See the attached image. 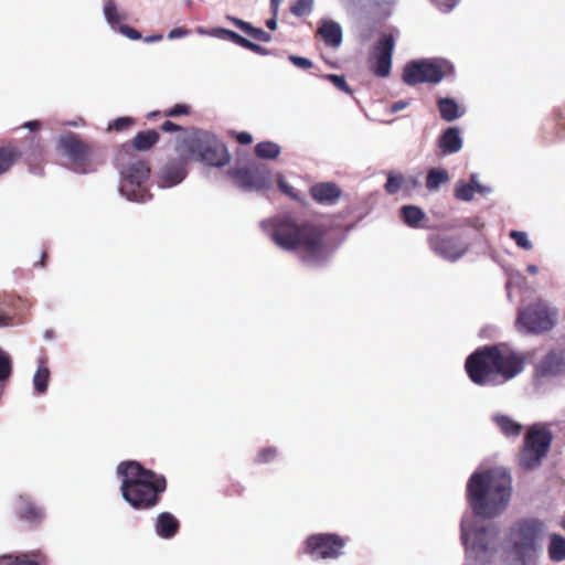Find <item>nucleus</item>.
<instances>
[{
    "instance_id": "1",
    "label": "nucleus",
    "mask_w": 565,
    "mask_h": 565,
    "mask_svg": "<svg viewBox=\"0 0 565 565\" xmlns=\"http://www.w3.org/2000/svg\"><path fill=\"white\" fill-rule=\"evenodd\" d=\"M469 503L475 514L461 521V541L469 558L477 563L490 562L497 552L498 530L479 518L492 519L509 505L512 480L503 468L475 472L467 484Z\"/></svg>"
},
{
    "instance_id": "2",
    "label": "nucleus",
    "mask_w": 565,
    "mask_h": 565,
    "mask_svg": "<svg viewBox=\"0 0 565 565\" xmlns=\"http://www.w3.org/2000/svg\"><path fill=\"white\" fill-rule=\"evenodd\" d=\"M271 238L280 248L291 250L308 265H320L328 257L322 233L308 223H298L290 216H281L271 223Z\"/></svg>"
},
{
    "instance_id": "3",
    "label": "nucleus",
    "mask_w": 565,
    "mask_h": 565,
    "mask_svg": "<svg viewBox=\"0 0 565 565\" xmlns=\"http://www.w3.org/2000/svg\"><path fill=\"white\" fill-rule=\"evenodd\" d=\"M117 475L121 479L120 491L124 500L136 510L156 508L167 490L166 477L145 468L139 461L120 462Z\"/></svg>"
},
{
    "instance_id": "4",
    "label": "nucleus",
    "mask_w": 565,
    "mask_h": 565,
    "mask_svg": "<svg viewBox=\"0 0 565 565\" xmlns=\"http://www.w3.org/2000/svg\"><path fill=\"white\" fill-rule=\"evenodd\" d=\"M524 366L520 353L508 348L484 347L471 354L466 370L471 381L478 385H499L518 374Z\"/></svg>"
},
{
    "instance_id": "5",
    "label": "nucleus",
    "mask_w": 565,
    "mask_h": 565,
    "mask_svg": "<svg viewBox=\"0 0 565 565\" xmlns=\"http://www.w3.org/2000/svg\"><path fill=\"white\" fill-rule=\"evenodd\" d=\"M175 151L212 167H222L230 161L225 145L215 136L200 129H193L178 139Z\"/></svg>"
},
{
    "instance_id": "6",
    "label": "nucleus",
    "mask_w": 565,
    "mask_h": 565,
    "mask_svg": "<svg viewBox=\"0 0 565 565\" xmlns=\"http://www.w3.org/2000/svg\"><path fill=\"white\" fill-rule=\"evenodd\" d=\"M544 534V524L536 520L524 521L513 527L509 540L515 562L520 565H536Z\"/></svg>"
},
{
    "instance_id": "7",
    "label": "nucleus",
    "mask_w": 565,
    "mask_h": 565,
    "mask_svg": "<svg viewBox=\"0 0 565 565\" xmlns=\"http://www.w3.org/2000/svg\"><path fill=\"white\" fill-rule=\"evenodd\" d=\"M120 174V192L128 200L145 202L151 196L147 188L150 167L146 160L134 157L126 164L121 163Z\"/></svg>"
},
{
    "instance_id": "8",
    "label": "nucleus",
    "mask_w": 565,
    "mask_h": 565,
    "mask_svg": "<svg viewBox=\"0 0 565 565\" xmlns=\"http://www.w3.org/2000/svg\"><path fill=\"white\" fill-rule=\"evenodd\" d=\"M58 151L67 158L73 171L88 173L94 170L95 147L75 132H67L58 140Z\"/></svg>"
},
{
    "instance_id": "9",
    "label": "nucleus",
    "mask_w": 565,
    "mask_h": 565,
    "mask_svg": "<svg viewBox=\"0 0 565 565\" xmlns=\"http://www.w3.org/2000/svg\"><path fill=\"white\" fill-rule=\"evenodd\" d=\"M552 443V434L544 427H531L524 438V446L519 455L520 465L527 470L537 468L546 456Z\"/></svg>"
},
{
    "instance_id": "10",
    "label": "nucleus",
    "mask_w": 565,
    "mask_h": 565,
    "mask_svg": "<svg viewBox=\"0 0 565 565\" xmlns=\"http://www.w3.org/2000/svg\"><path fill=\"white\" fill-rule=\"evenodd\" d=\"M556 316L555 308L540 300L519 311L516 327L521 332L541 333L553 328Z\"/></svg>"
},
{
    "instance_id": "11",
    "label": "nucleus",
    "mask_w": 565,
    "mask_h": 565,
    "mask_svg": "<svg viewBox=\"0 0 565 565\" xmlns=\"http://www.w3.org/2000/svg\"><path fill=\"white\" fill-rule=\"evenodd\" d=\"M451 72V65L443 60L416 61L406 65L403 79L408 85L438 83Z\"/></svg>"
},
{
    "instance_id": "12",
    "label": "nucleus",
    "mask_w": 565,
    "mask_h": 565,
    "mask_svg": "<svg viewBox=\"0 0 565 565\" xmlns=\"http://www.w3.org/2000/svg\"><path fill=\"white\" fill-rule=\"evenodd\" d=\"M23 156L29 164L38 162L42 157L40 140L32 138V146L28 151H22L12 143L0 146V175L8 172Z\"/></svg>"
},
{
    "instance_id": "13",
    "label": "nucleus",
    "mask_w": 565,
    "mask_h": 565,
    "mask_svg": "<svg viewBox=\"0 0 565 565\" xmlns=\"http://www.w3.org/2000/svg\"><path fill=\"white\" fill-rule=\"evenodd\" d=\"M344 541L334 534H316L307 540L306 550L315 558H335L341 555Z\"/></svg>"
},
{
    "instance_id": "14",
    "label": "nucleus",
    "mask_w": 565,
    "mask_h": 565,
    "mask_svg": "<svg viewBox=\"0 0 565 565\" xmlns=\"http://www.w3.org/2000/svg\"><path fill=\"white\" fill-rule=\"evenodd\" d=\"M429 245L436 255L448 262L458 260L468 250L467 243L456 236L434 235Z\"/></svg>"
},
{
    "instance_id": "15",
    "label": "nucleus",
    "mask_w": 565,
    "mask_h": 565,
    "mask_svg": "<svg viewBox=\"0 0 565 565\" xmlns=\"http://www.w3.org/2000/svg\"><path fill=\"white\" fill-rule=\"evenodd\" d=\"M394 50V39L390 34H383L372 53V70L377 76L386 77L392 67V55Z\"/></svg>"
},
{
    "instance_id": "16",
    "label": "nucleus",
    "mask_w": 565,
    "mask_h": 565,
    "mask_svg": "<svg viewBox=\"0 0 565 565\" xmlns=\"http://www.w3.org/2000/svg\"><path fill=\"white\" fill-rule=\"evenodd\" d=\"M190 160V157L178 153L177 159L168 161L159 171V185L171 188L179 184L186 177V164Z\"/></svg>"
},
{
    "instance_id": "17",
    "label": "nucleus",
    "mask_w": 565,
    "mask_h": 565,
    "mask_svg": "<svg viewBox=\"0 0 565 565\" xmlns=\"http://www.w3.org/2000/svg\"><path fill=\"white\" fill-rule=\"evenodd\" d=\"M24 306V300L13 294H4L0 297V328L13 323L14 317Z\"/></svg>"
},
{
    "instance_id": "18",
    "label": "nucleus",
    "mask_w": 565,
    "mask_h": 565,
    "mask_svg": "<svg viewBox=\"0 0 565 565\" xmlns=\"http://www.w3.org/2000/svg\"><path fill=\"white\" fill-rule=\"evenodd\" d=\"M15 513L20 520L32 524L40 523L44 516L43 510L28 495H19L15 501Z\"/></svg>"
},
{
    "instance_id": "19",
    "label": "nucleus",
    "mask_w": 565,
    "mask_h": 565,
    "mask_svg": "<svg viewBox=\"0 0 565 565\" xmlns=\"http://www.w3.org/2000/svg\"><path fill=\"white\" fill-rule=\"evenodd\" d=\"M47 556L40 550L0 556V565H47Z\"/></svg>"
},
{
    "instance_id": "20",
    "label": "nucleus",
    "mask_w": 565,
    "mask_h": 565,
    "mask_svg": "<svg viewBox=\"0 0 565 565\" xmlns=\"http://www.w3.org/2000/svg\"><path fill=\"white\" fill-rule=\"evenodd\" d=\"M154 529L160 537L169 540L178 534L180 522L172 513L161 512L157 516Z\"/></svg>"
},
{
    "instance_id": "21",
    "label": "nucleus",
    "mask_w": 565,
    "mask_h": 565,
    "mask_svg": "<svg viewBox=\"0 0 565 565\" xmlns=\"http://www.w3.org/2000/svg\"><path fill=\"white\" fill-rule=\"evenodd\" d=\"M310 193L319 203L333 204L340 198L341 190L332 182H322L312 185Z\"/></svg>"
},
{
    "instance_id": "22",
    "label": "nucleus",
    "mask_w": 565,
    "mask_h": 565,
    "mask_svg": "<svg viewBox=\"0 0 565 565\" xmlns=\"http://www.w3.org/2000/svg\"><path fill=\"white\" fill-rule=\"evenodd\" d=\"M318 34L329 46L338 47L342 43V28L332 20H322Z\"/></svg>"
},
{
    "instance_id": "23",
    "label": "nucleus",
    "mask_w": 565,
    "mask_h": 565,
    "mask_svg": "<svg viewBox=\"0 0 565 565\" xmlns=\"http://www.w3.org/2000/svg\"><path fill=\"white\" fill-rule=\"evenodd\" d=\"M439 147L444 154L458 152L462 147L460 130L456 127L448 128L439 139Z\"/></svg>"
},
{
    "instance_id": "24",
    "label": "nucleus",
    "mask_w": 565,
    "mask_h": 565,
    "mask_svg": "<svg viewBox=\"0 0 565 565\" xmlns=\"http://www.w3.org/2000/svg\"><path fill=\"white\" fill-rule=\"evenodd\" d=\"M159 132L154 129H150L139 131L131 140V145L134 149L138 151H148L159 141Z\"/></svg>"
},
{
    "instance_id": "25",
    "label": "nucleus",
    "mask_w": 565,
    "mask_h": 565,
    "mask_svg": "<svg viewBox=\"0 0 565 565\" xmlns=\"http://www.w3.org/2000/svg\"><path fill=\"white\" fill-rule=\"evenodd\" d=\"M493 422L497 424L501 433L508 437L518 436L522 430V425L507 415L497 414L493 416Z\"/></svg>"
},
{
    "instance_id": "26",
    "label": "nucleus",
    "mask_w": 565,
    "mask_h": 565,
    "mask_svg": "<svg viewBox=\"0 0 565 565\" xmlns=\"http://www.w3.org/2000/svg\"><path fill=\"white\" fill-rule=\"evenodd\" d=\"M438 107L441 117L447 121H452L463 115V110H460L458 104L451 98H441L438 102Z\"/></svg>"
},
{
    "instance_id": "27",
    "label": "nucleus",
    "mask_w": 565,
    "mask_h": 565,
    "mask_svg": "<svg viewBox=\"0 0 565 565\" xmlns=\"http://www.w3.org/2000/svg\"><path fill=\"white\" fill-rule=\"evenodd\" d=\"M548 556L553 562H562L565 559V539L561 535L553 534L547 547Z\"/></svg>"
},
{
    "instance_id": "28",
    "label": "nucleus",
    "mask_w": 565,
    "mask_h": 565,
    "mask_svg": "<svg viewBox=\"0 0 565 565\" xmlns=\"http://www.w3.org/2000/svg\"><path fill=\"white\" fill-rule=\"evenodd\" d=\"M425 212L418 206L405 205L402 209V217L408 226H419V223L425 218Z\"/></svg>"
},
{
    "instance_id": "29",
    "label": "nucleus",
    "mask_w": 565,
    "mask_h": 565,
    "mask_svg": "<svg viewBox=\"0 0 565 565\" xmlns=\"http://www.w3.org/2000/svg\"><path fill=\"white\" fill-rule=\"evenodd\" d=\"M448 181H449V174H448L447 170L441 169V168L431 169L427 174L426 188L429 191H436L439 189V186L441 184H445Z\"/></svg>"
},
{
    "instance_id": "30",
    "label": "nucleus",
    "mask_w": 565,
    "mask_h": 565,
    "mask_svg": "<svg viewBox=\"0 0 565 565\" xmlns=\"http://www.w3.org/2000/svg\"><path fill=\"white\" fill-rule=\"evenodd\" d=\"M49 380L50 370L42 362L33 376V385L36 393L44 394L46 392Z\"/></svg>"
},
{
    "instance_id": "31",
    "label": "nucleus",
    "mask_w": 565,
    "mask_h": 565,
    "mask_svg": "<svg viewBox=\"0 0 565 565\" xmlns=\"http://www.w3.org/2000/svg\"><path fill=\"white\" fill-rule=\"evenodd\" d=\"M104 14L107 22L116 28L121 21L126 20L127 17L118 11L116 2L114 0H107L104 7Z\"/></svg>"
},
{
    "instance_id": "32",
    "label": "nucleus",
    "mask_w": 565,
    "mask_h": 565,
    "mask_svg": "<svg viewBox=\"0 0 565 565\" xmlns=\"http://www.w3.org/2000/svg\"><path fill=\"white\" fill-rule=\"evenodd\" d=\"M191 114V106L186 104H175L173 107L166 109L163 111H151L147 115L148 119H151L157 116L162 117H179V116H189Z\"/></svg>"
},
{
    "instance_id": "33",
    "label": "nucleus",
    "mask_w": 565,
    "mask_h": 565,
    "mask_svg": "<svg viewBox=\"0 0 565 565\" xmlns=\"http://www.w3.org/2000/svg\"><path fill=\"white\" fill-rule=\"evenodd\" d=\"M255 152L258 158L275 159L280 153V147L271 141H263L255 147Z\"/></svg>"
},
{
    "instance_id": "34",
    "label": "nucleus",
    "mask_w": 565,
    "mask_h": 565,
    "mask_svg": "<svg viewBox=\"0 0 565 565\" xmlns=\"http://www.w3.org/2000/svg\"><path fill=\"white\" fill-rule=\"evenodd\" d=\"M213 34L223 39V40H227V41H231L235 44H238L245 49H247V39L237 34L236 32L234 31H231V30H227V29H222V28H218V29H215L213 31Z\"/></svg>"
},
{
    "instance_id": "35",
    "label": "nucleus",
    "mask_w": 565,
    "mask_h": 565,
    "mask_svg": "<svg viewBox=\"0 0 565 565\" xmlns=\"http://www.w3.org/2000/svg\"><path fill=\"white\" fill-rule=\"evenodd\" d=\"M406 179L402 174L390 173L384 189L390 194L397 193L405 186Z\"/></svg>"
},
{
    "instance_id": "36",
    "label": "nucleus",
    "mask_w": 565,
    "mask_h": 565,
    "mask_svg": "<svg viewBox=\"0 0 565 565\" xmlns=\"http://www.w3.org/2000/svg\"><path fill=\"white\" fill-rule=\"evenodd\" d=\"M475 194L476 191L473 185L466 183L463 181L457 182L455 188V195L457 199L461 201H470L473 199Z\"/></svg>"
},
{
    "instance_id": "37",
    "label": "nucleus",
    "mask_w": 565,
    "mask_h": 565,
    "mask_svg": "<svg viewBox=\"0 0 565 565\" xmlns=\"http://www.w3.org/2000/svg\"><path fill=\"white\" fill-rule=\"evenodd\" d=\"M312 8L313 0H296V2L291 6L290 11L297 17H302L310 13Z\"/></svg>"
},
{
    "instance_id": "38",
    "label": "nucleus",
    "mask_w": 565,
    "mask_h": 565,
    "mask_svg": "<svg viewBox=\"0 0 565 565\" xmlns=\"http://www.w3.org/2000/svg\"><path fill=\"white\" fill-rule=\"evenodd\" d=\"M510 237L515 242V244L523 249H531L533 247L532 242L530 241L527 234L522 231H511Z\"/></svg>"
},
{
    "instance_id": "39",
    "label": "nucleus",
    "mask_w": 565,
    "mask_h": 565,
    "mask_svg": "<svg viewBox=\"0 0 565 565\" xmlns=\"http://www.w3.org/2000/svg\"><path fill=\"white\" fill-rule=\"evenodd\" d=\"M132 125L134 119L131 117H119L108 125V129L115 131H124L128 130Z\"/></svg>"
},
{
    "instance_id": "40",
    "label": "nucleus",
    "mask_w": 565,
    "mask_h": 565,
    "mask_svg": "<svg viewBox=\"0 0 565 565\" xmlns=\"http://www.w3.org/2000/svg\"><path fill=\"white\" fill-rule=\"evenodd\" d=\"M11 374V361L6 352L0 350V381L7 380Z\"/></svg>"
},
{
    "instance_id": "41",
    "label": "nucleus",
    "mask_w": 565,
    "mask_h": 565,
    "mask_svg": "<svg viewBox=\"0 0 565 565\" xmlns=\"http://www.w3.org/2000/svg\"><path fill=\"white\" fill-rule=\"evenodd\" d=\"M230 175L233 182L242 189L247 188V168H239L235 171H231Z\"/></svg>"
},
{
    "instance_id": "42",
    "label": "nucleus",
    "mask_w": 565,
    "mask_h": 565,
    "mask_svg": "<svg viewBox=\"0 0 565 565\" xmlns=\"http://www.w3.org/2000/svg\"><path fill=\"white\" fill-rule=\"evenodd\" d=\"M327 78L340 90H343L348 94H351V89L348 86L344 76L342 75H335V74H329L327 75Z\"/></svg>"
},
{
    "instance_id": "43",
    "label": "nucleus",
    "mask_w": 565,
    "mask_h": 565,
    "mask_svg": "<svg viewBox=\"0 0 565 565\" xmlns=\"http://www.w3.org/2000/svg\"><path fill=\"white\" fill-rule=\"evenodd\" d=\"M249 38L260 42H269L271 40V35L269 33L252 25H249Z\"/></svg>"
},
{
    "instance_id": "44",
    "label": "nucleus",
    "mask_w": 565,
    "mask_h": 565,
    "mask_svg": "<svg viewBox=\"0 0 565 565\" xmlns=\"http://www.w3.org/2000/svg\"><path fill=\"white\" fill-rule=\"evenodd\" d=\"M118 30H119V32H120L122 35L127 36V38H128V39H130V40H140V39H141V34H140V32H139L138 30H136V29H134V28L129 26V25L120 24V25L118 26Z\"/></svg>"
},
{
    "instance_id": "45",
    "label": "nucleus",
    "mask_w": 565,
    "mask_h": 565,
    "mask_svg": "<svg viewBox=\"0 0 565 565\" xmlns=\"http://www.w3.org/2000/svg\"><path fill=\"white\" fill-rule=\"evenodd\" d=\"M289 61L297 67L308 70L312 66V62L307 57H301L297 55H289Z\"/></svg>"
},
{
    "instance_id": "46",
    "label": "nucleus",
    "mask_w": 565,
    "mask_h": 565,
    "mask_svg": "<svg viewBox=\"0 0 565 565\" xmlns=\"http://www.w3.org/2000/svg\"><path fill=\"white\" fill-rule=\"evenodd\" d=\"M159 129L163 132H177L184 130L182 126L177 125L171 120H166L162 125H160Z\"/></svg>"
},
{
    "instance_id": "47",
    "label": "nucleus",
    "mask_w": 565,
    "mask_h": 565,
    "mask_svg": "<svg viewBox=\"0 0 565 565\" xmlns=\"http://www.w3.org/2000/svg\"><path fill=\"white\" fill-rule=\"evenodd\" d=\"M459 0H434L436 6L443 11V12H449L452 10Z\"/></svg>"
},
{
    "instance_id": "48",
    "label": "nucleus",
    "mask_w": 565,
    "mask_h": 565,
    "mask_svg": "<svg viewBox=\"0 0 565 565\" xmlns=\"http://www.w3.org/2000/svg\"><path fill=\"white\" fill-rule=\"evenodd\" d=\"M275 455H276L275 449H273V448H266V449H264V450L259 454V456H258L257 460H258L259 462H268V461H270V460L275 457Z\"/></svg>"
},
{
    "instance_id": "49",
    "label": "nucleus",
    "mask_w": 565,
    "mask_h": 565,
    "mask_svg": "<svg viewBox=\"0 0 565 565\" xmlns=\"http://www.w3.org/2000/svg\"><path fill=\"white\" fill-rule=\"evenodd\" d=\"M469 184H471V185H473V186H475V191H476V193L478 192V193H482V194H483V193L489 192V189H488V188H486V186H483V185L478 181V178H477V175H476V174H472V175H471V182H470Z\"/></svg>"
},
{
    "instance_id": "50",
    "label": "nucleus",
    "mask_w": 565,
    "mask_h": 565,
    "mask_svg": "<svg viewBox=\"0 0 565 565\" xmlns=\"http://www.w3.org/2000/svg\"><path fill=\"white\" fill-rule=\"evenodd\" d=\"M409 103L407 100H399V102H396L394 103L392 106H391V113L394 114V113H397V111H401L403 109H405L406 107H408Z\"/></svg>"
},
{
    "instance_id": "51",
    "label": "nucleus",
    "mask_w": 565,
    "mask_h": 565,
    "mask_svg": "<svg viewBox=\"0 0 565 565\" xmlns=\"http://www.w3.org/2000/svg\"><path fill=\"white\" fill-rule=\"evenodd\" d=\"M185 34H188V31L185 29L175 28L170 31L168 36H169V39H177V38H181V36L185 35Z\"/></svg>"
},
{
    "instance_id": "52",
    "label": "nucleus",
    "mask_w": 565,
    "mask_h": 565,
    "mask_svg": "<svg viewBox=\"0 0 565 565\" xmlns=\"http://www.w3.org/2000/svg\"><path fill=\"white\" fill-rule=\"evenodd\" d=\"M248 186L249 189H256V190H262V189H265L266 188V182L263 181V182H257L254 177H252L249 174V183H248Z\"/></svg>"
},
{
    "instance_id": "53",
    "label": "nucleus",
    "mask_w": 565,
    "mask_h": 565,
    "mask_svg": "<svg viewBox=\"0 0 565 565\" xmlns=\"http://www.w3.org/2000/svg\"><path fill=\"white\" fill-rule=\"evenodd\" d=\"M228 19L231 21H233V23L238 26L243 32H247V22L246 21H243V20H239V19H235V18H230Z\"/></svg>"
},
{
    "instance_id": "54",
    "label": "nucleus",
    "mask_w": 565,
    "mask_h": 565,
    "mask_svg": "<svg viewBox=\"0 0 565 565\" xmlns=\"http://www.w3.org/2000/svg\"><path fill=\"white\" fill-rule=\"evenodd\" d=\"M235 137L241 145H247V131L235 134Z\"/></svg>"
},
{
    "instance_id": "55",
    "label": "nucleus",
    "mask_w": 565,
    "mask_h": 565,
    "mask_svg": "<svg viewBox=\"0 0 565 565\" xmlns=\"http://www.w3.org/2000/svg\"><path fill=\"white\" fill-rule=\"evenodd\" d=\"M24 126L26 128H29L30 130H38V129H40L41 124L38 120H32V121H28Z\"/></svg>"
},
{
    "instance_id": "56",
    "label": "nucleus",
    "mask_w": 565,
    "mask_h": 565,
    "mask_svg": "<svg viewBox=\"0 0 565 565\" xmlns=\"http://www.w3.org/2000/svg\"><path fill=\"white\" fill-rule=\"evenodd\" d=\"M249 51H254L258 54H265L266 51L260 46V45H257V44H254L252 42H249Z\"/></svg>"
},
{
    "instance_id": "57",
    "label": "nucleus",
    "mask_w": 565,
    "mask_h": 565,
    "mask_svg": "<svg viewBox=\"0 0 565 565\" xmlns=\"http://www.w3.org/2000/svg\"><path fill=\"white\" fill-rule=\"evenodd\" d=\"M266 26L273 31L277 29V21L275 15L266 22Z\"/></svg>"
},
{
    "instance_id": "58",
    "label": "nucleus",
    "mask_w": 565,
    "mask_h": 565,
    "mask_svg": "<svg viewBox=\"0 0 565 565\" xmlns=\"http://www.w3.org/2000/svg\"><path fill=\"white\" fill-rule=\"evenodd\" d=\"M279 4H280V0H270V6H271L273 14H274L275 17H276V15H277V13H278Z\"/></svg>"
},
{
    "instance_id": "59",
    "label": "nucleus",
    "mask_w": 565,
    "mask_h": 565,
    "mask_svg": "<svg viewBox=\"0 0 565 565\" xmlns=\"http://www.w3.org/2000/svg\"><path fill=\"white\" fill-rule=\"evenodd\" d=\"M280 188L286 192L288 193L289 195H291L292 198H297L296 194L292 192V188L286 185L285 183L280 182Z\"/></svg>"
},
{
    "instance_id": "60",
    "label": "nucleus",
    "mask_w": 565,
    "mask_h": 565,
    "mask_svg": "<svg viewBox=\"0 0 565 565\" xmlns=\"http://www.w3.org/2000/svg\"><path fill=\"white\" fill-rule=\"evenodd\" d=\"M162 34H154L145 39L146 42L161 41Z\"/></svg>"
},
{
    "instance_id": "61",
    "label": "nucleus",
    "mask_w": 565,
    "mask_h": 565,
    "mask_svg": "<svg viewBox=\"0 0 565 565\" xmlns=\"http://www.w3.org/2000/svg\"><path fill=\"white\" fill-rule=\"evenodd\" d=\"M417 185H418L417 179H415V178L406 179L405 186H417Z\"/></svg>"
},
{
    "instance_id": "62",
    "label": "nucleus",
    "mask_w": 565,
    "mask_h": 565,
    "mask_svg": "<svg viewBox=\"0 0 565 565\" xmlns=\"http://www.w3.org/2000/svg\"><path fill=\"white\" fill-rule=\"evenodd\" d=\"M46 259H47V253L46 252H42L41 259H40V262L38 264L40 266L44 267L45 263H46Z\"/></svg>"
},
{
    "instance_id": "63",
    "label": "nucleus",
    "mask_w": 565,
    "mask_h": 565,
    "mask_svg": "<svg viewBox=\"0 0 565 565\" xmlns=\"http://www.w3.org/2000/svg\"><path fill=\"white\" fill-rule=\"evenodd\" d=\"M527 271H529V273H531V274H533V275H535V274H537L539 268H537V266H535V265H529V266H527Z\"/></svg>"
},
{
    "instance_id": "64",
    "label": "nucleus",
    "mask_w": 565,
    "mask_h": 565,
    "mask_svg": "<svg viewBox=\"0 0 565 565\" xmlns=\"http://www.w3.org/2000/svg\"><path fill=\"white\" fill-rule=\"evenodd\" d=\"M562 526H563V529L565 530V516L563 518Z\"/></svg>"
}]
</instances>
